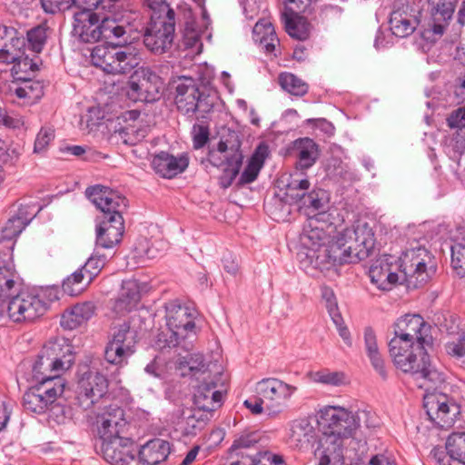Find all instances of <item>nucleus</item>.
Segmentation results:
<instances>
[{"label": "nucleus", "mask_w": 465, "mask_h": 465, "mask_svg": "<svg viewBox=\"0 0 465 465\" xmlns=\"http://www.w3.org/2000/svg\"><path fill=\"white\" fill-rule=\"evenodd\" d=\"M425 258H429V253L421 247L407 251L401 264L396 262L393 256L385 254L372 262L369 269V276L371 282L380 290H391L399 281L396 271L401 268L405 281L411 282L414 279L416 284H422L427 282L434 272L432 267H427Z\"/></svg>", "instance_id": "nucleus-1"}, {"label": "nucleus", "mask_w": 465, "mask_h": 465, "mask_svg": "<svg viewBox=\"0 0 465 465\" xmlns=\"http://www.w3.org/2000/svg\"><path fill=\"white\" fill-rule=\"evenodd\" d=\"M32 209L29 205L21 206L0 229V306L20 290V276L15 270L13 251L16 237L35 216Z\"/></svg>", "instance_id": "nucleus-2"}, {"label": "nucleus", "mask_w": 465, "mask_h": 465, "mask_svg": "<svg viewBox=\"0 0 465 465\" xmlns=\"http://www.w3.org/2000/svg\"><path fill=\"white\" fill-rule=\"evenodd\" d=\"M87 198L104 213V220L96 229V245L111 249L120 243L124 232L123 212L127 200L118 192L96 184L85 190Z\"/></svg>", "instance_id": "nucleus-3"}, {"label": "nucleus", "mask_w": 465, "mask_h": 465, "mask_svg": "<svg viewBox=\"0 0 465 465\" xmlns=\"http://www.w3.org/2000/svg\"><path fill=\"white\" fill-rule=\"evenodd\" d=\"M389 342V352L397 369L420 380V387L427 390L439 387L446 381L445 372L431 364L427 349L432 344L412 343L411 345Z\"/></svg>", "instance_id": "nucleus-4"}, {"label": "nucleus", "mask_w": 465, "mask_h": 465, "mask_svg": "<svg viewBox=\"0 0 465 465\" xmlns=\"http://www.w3.org/2000/svg\"><path fill=\"white\" fill-rule=\"evenodd\" d=\"M115 38L108 39L105 45L95 46L91 53V62L107 74H128L141 64V53L129 44L127 34Z\"/></svg>", "instance_id": "nucleus-5"}, {"label": "nucleus", "mask_w": 465, "mask_h": 465, "mask_svg": "<svg viewBox=\"0 0 465 465\" xmlns=\"http://www.w3.org/2000/svg\"><path fill=\"white\" fill-rule=\"evenodd\" d=\"M74 15L73 35L80 42L93 44L100 40L116 39L126 35V28L115 18L103 19L93 11L94 7H84Z\"/></svg>", "instance_id": "nucleus-6"}, {"label": "nucleus", "mask_w": 465, "mask_h": 465, "mask_svg": "<svg viewBox=\"0 0 465 465\" xmlns=\"http://www.w3.org/2000/svg\"><path fill=\"white\" fill-rule=\"evenodd\" d=\"M165 312L169 330V335L165 338L166 345L170 348L181 347L185 351H190L196 338L193 312L177 301L167 302Z\"/></svg>", "instance_id": "nucleus-7"}, {"label": "nucleus", "mask_w": 465, "mask_h": 465, "mask_svg": "<svg viewBox=\"0 0 465 465\" xmlns=\"http://www.w3.org/2000/svg\"><path fill=\"white\" fill-rule=\"evenodd\" d=\"M175 84L174 104L178 112L188 117L205 118L213 108V99L201 90L192 77H180Z\"/></svg>", "instance_id": "nucleus-8"}, {"label": "nucleus", "mask_w": 465, "mask_h": 465, "mask_svg": "<svg viewBox=\"0 0 465 465\" xmlns=\"http://www.w3.org/2000/svg\"><path fill=\"white\" fill-rule=\"evenodd\" d=\"M360 413L354 414L339 406H326L319 412L318 424L325 436L340 440L352 437L360 427Z\"/></svg>", "instance_id": "nucleus-9"}, {"label": "nucleus", "mask_w": 465, "mask_h": 465, "mask_svg": "<svg viewBox=\"0 0 465 465\" xmlns=\"http://www.w3.org/2000/svg\"><path fill=\"white\" fill-rule=\"evenodd\" d=\"M74 361L71 349L65 351L60 344L50 343L41 350L36 360L32 364V381H43L48 376L68 370Z\"/></svg>", "instance_id": "nucleus-10"}, {"label": "nucleus", "mask_w": 465, "mask_h": 465, "mask_svg": "<svg viewBox=\"0 0 465 465\" xmlns=\"http://www.w3.org/2000/svg\"><path fill=\"white\" fill-rule=\"evenodd\" d=\"M241 143L238 140H221L216 151L209 153L210 163L217 167L223 166V173L220 177V184L223 188L229 187L239 174L243 156L240 150Z\"/></svg>", "instance_id": "nucleus-11"}, {"label": "nucleus", "mask_w": 465, "mask_h": 465, "mask_svg": "<svg viewBox=\"0 0 465 465\" xmlns=\"http://www.w3.org/2000/svg\"><path fill=\"white\" fill-rule=\"evenodd\" d=\"M175 31V14L151 15L143 43L154 54H163L173 45Z\"/></svg>", "instance_id": "nucleus-12"}, {"label": "nucleus", "mask_w": 465, "mask_h": 465, "mask_svg": "<svg viewBox=\"0 0 465 465\" xmlns=\"http://www.w3.org/2000/svg\"><path fill=\"white\" fill-rule=\"evenodd\" d=\"M10 319L15 322H33L48 310V302L35 291L19 290L6 303Z\"/></svg>", "instance_id": "nucleus-13"}, {"label": "nucleus", "mask_w": 465, "mask_h": 465, "mask_svg": "<svg viewBox=\"0 0 465 465\" xmlns=\"http://www.w3.org/2000/svg\"><path fill=\"white\" fill-rule=\"evenodd\" d=\"M394 337L390 341H399L398 344L411 345L412 343L432 344L430 325L419 314H406L393 325Z\"/></svg>", "instance_id": "nucleus-14"}, {"label": "nucleus", "mask_w": 465, "mask_h": 465, "mask_svg": "<svg viewBox=\"0 0 465 465\" xmlns=\"http://www.w3.org/2000/svg\"><path fill=\"white\" fill-rule=\"evenodd\" d=\"M137 331L131 328L129 322L114 326L112 339L104 350L105 360L114 365H122L135 351Z\"/></svg>", "instance_id": "nucleus-15"}, {"label": "nucleus", "mask_w": 465, "mask_h": 465, "mask_svg": "<svg viewBox=\"0 0 465 465\" xmlns=\"http://www.w3.org/2000/svg\"><path fill=\"white\" fill-rule=\"evenodd\" d=\"M295 387L275 378L262 379L256 384V391L266 404V415L278 417L284 410L285 401L292 396Z\"/></svg>", "instance_id": "nucleus-16"}, {"label": "nucleus", "mask_w": 465, "mask_h": 465, "mask_svg": "<svg viewBox=\"0 0 465 465\" xmlns=\"http://www.w3.org/2000/svg\"><path fill=\"white\" fill-rule=\"evenodd\" d=\"M130 423L124 410L117 405L105 407L95 419V430L102 442L128 436Z\"/></svg>", "instance_id": "nucleus-17"}, {"label": "nucleus", "mask_w": 465, "mask_h": 465, "mask_svg": "<svg viewBox=\"0 0 465 465\" xmlns=\"http://www.w3.org/2000/svg\"><path fill=\"white\" fill-rule=\"evenodd\" d=\"M108 391L106 377L98 371L84 372L78 381L75 404L84 411L92 409Z\"/></svg>", "instance_id": "nucleus-18"}, {"label": "nucleus", "mask_w": 465, "mask_h": 465, "mask_svg": "<svg viewBox=\"0 0 465 465\" xmlns=\"http://www.w3.org/2000/svg\"><path fill=\"white\" fill-rule=\"evenodd\" d=\"M426 391L430 390L426 389ZM423 407L430 420L440 428L451 426L455 416L459 413V407L454 401L447 394L436 391L424 395Z\"/></svg>", "instance_id": "nucleus-19"}, {"label": "nucleus", "mask_w": 465, "mask_h": 465, "mask_svg": "<svg viewBox=\"0 0 465 465\" xmlns=\"http://www.w3.org/2000/svg\"><path fill=\"white\" fill-rule=\"evenodd\" d=\"M348 246L358 262L368 258L375 245L374 232L367 223H358L342 231Z\"/></svg>", "instance_id": "nucleus-20"}, {"label": "nucleus", "mask_w": 465, "mask_h": 465, "mask_svg": "<svg viewBox=\"0 0 465 465\" xmlns=\"http://www.w3.org/2000/svg\"><path fill=\"white\" fill-rule=\"evenodd\" d=\"M419 14L420 12L409 3L395 5L389 19L392 35L400 38L411 35L420 24Z\"/></svg>", "instance_id": "nucleus-21"}, {"label": "nucleus", "mask_w": 465, "mask_h": 465, "mask_svg": "<svg viewBox=\"0 0 465 465\" xmlns=\"http://www.w3.org/2000/svg\"><path fill=\"white\" fill-rule=\"evenodd\" d=\"M138 82L131 81L129 95L135 100L153 103L160 99L163 88L161 77L149 67L141 68Z\"/></svg>", "instance_id": "nucleus-22"}, {"label": "nucleus", "mask_w": 465, "mask_h": 465, "mask_svg": "<svg viewBox=\"0 0 465 465\" xmlns=\"http://www.w3.org/2000/svg\"><path fill=\"white\" fill-rule=\"evenodd\" d=\"M104 459L113 465H128L137 454V447L131 437L125 436L101 444Z\"/></svg>", "instance_id": "nucleus-23"}, {"label": "nucleus", "mask_w": 465, "mask_h": 465, "mask_svg": "<svg viewBox=\"0 0 465 465\" xmlns=\"http://www.w3.org/2000/svg\"><path fill=\"white\" fill-rule=\"evenodd\" d=\"M322 215V213L310 216L303 225L300 237L302 245L315 253H321L326 243L329 242V233L326 232L323 224H320Z\"/></svg>", "instance_id": "nucleus-24"}, {"label": "nucleus", "mask_w": 465, "mask_h": 465, "mask_svg": "<svg viewBox=\"0 0 465 465\" xmlns=\"http://www.w3.org/2000/svg\"><path fill=\"white\" fill-rule=\"evenodd\" d=\"M351 249V246H348L343 232H341L334 241L326 243L321 253L316 254V259L322 258L332 265L358 262Z\"/></svg>", "instance_id": "nucleus-25"}, {"label": "nucleus", "mask_w": 465, "mask_h": 465, "mask_svg": "<svg viewBox=\"0 0 465 465\" xmlns=\"http://www.w3.org/2000/svg\"><path fill=\"white\" fill-rule=\"evenodd\" d=\"M189 164V158L185 154L173 156L166 152H160L152 161V167L156 173L163 178L171 179L183 173Z\"/></svg>", "instance_id": "nucleus-26"}, {"label": "nucleus", "mask_w": 465, "mask_h": 465, "mask_svg": "<svg viewBox=\"0 0 465 465\" xmlns=\"http://www.w3.org/2000/svg\"><path fill=\"white\" fill-rule=\"evenodd\" d=\"M222 391L216 389V383L211 380L196 387L193 402L199 411L211 412L222 405Z\"/></svg>", "instance_id": "nucleus-27"}, {"label": "nucleus", "mask_w": 465, "mask_h": 465, "mask_svg": "<svg viewBox=\"0 0 465 465\" xmlns=\"http://www.w3.org/2000/svg\"><path fill=\"white\" fill-rule=\"evenodd\" d=\"M119 0H41V5L45 13L55 14L64 12L74 6L94 7L101 6L104 10L112 11L114 5Z\"/></svg>", "instance_id": "nucleus-28"}, {"label": "nucleus", "mask_w": 465, "mask_h": 465, "mask_svg": "<svg viewBox=\"0 0 465 465\" xmlns=\"http://www.w3.org/2000/svg\"><path fill=\"white\" fill-rule=\"evenodd\" d=\"M171 451L169 441L155 438L147 441L137 453L141 462L146 465H157L164 461Z\"/></svg>", "instance_id": "nucleus-29"}, {"label": "nucleus", "mask_w": 465, "mask_h": 465, "mask_svg": "<svg viewBox=\"0 0 465 465\" xmlns=\"http://www.w3.org/2000/svg\"><path fill=\"white\" fill-rule=\"evenodd\" d=\"M94 312L95 306L92 302L76 303L62 314L60 324L65 330H74L89 321Z\"/></svg>", "instance_id": "nucleus-30"}, {"label": "nucleus", "mask_w": 465, "mask_h": 465, "mask_svg": "<svg viewBox=\"0 0 465 465\" xmlns=\"http://www.w3.org/2000/svg\"><path fill=\"white\" fill-rule=\"evenodd\" d=\"M292 153L297 159V168L306 170L311 168L319 158V146L311 138H299L293 142Z\"/></svg>", "instance_id": "nucleus-31"}, {"label": "nucleus", "mask_w": 465, "mask_h": 465, "mask_svg": "<svg viewBox=\"0 0 465 465\" xmlns=\"http://www.w3.org/2000/svg\"><path fill=\"white\" fill-rule=\"evenodd\" d=\"M252 37L266 54L277 56L276 49L280 45V40L272 23L267 20L258 21L253 26Z\"/></svg>", "instance_id": "nucleus-32"}, {"label": "nucleus", "mask_w": 465, "mask_h": 465, "mask_svg": "<svg viewBox=\"0 0 465 465\" xmlns=\"http://www.w3.org/2000/svg\"><path fill=\"white\" fill-rule=\"evenodd\" d=\"M454 12V5L447 0H439L436 5L431 8L430 19L428 23L429 29L433 35L441 36L444 34L449 21Z\"/></svg>", "instance_id": "nucleus-33"}, {"label": "nucleus", "mask_w": 465, "mask_h": 465, "mask_svg": "<svg viewBox=\"0 0 465 465\" xmlns=\"http://www.w3.org/2000/svg\"><path fill=\"white\" fill-rule=\"evenodd\" d=\"M141 294L135 280L123 281L119 295L114 302V310L117 313H124L134 308L140 301Z\"/></svg>", "instance_id": "nucleus-34"}, {"label": "nucleus", "mask_w": 465, "mask_h": 465, "mask_svg": "<svg viewBox=\"0 0 465 465\" xmlns=\"http://www.w3.org/2000/svg\"><path fill=\"white\" fill-rule=\"evenodd\" d=\"M447 124L457 130L452 138V147L457 153H462L465 151V105L449 114Z\"/></svg>", "instance_id": "nucleus-35"}, {"label": "nucleus", "mask_w": 465, "mask_h": 465, "mask_svg": "<svg viewBox=\"0 0 465 465\" xmlns=\"http://www.w3.org/2000/svg\"><path fill=\"white\" fill-rule=\"evenodd\" d=\"M281 16L285 31L291 37L300 41L309 37V24L300 14L282 13Z\"/></svg>", "instance_id": "nucleus-36"}, {"label": "nucleus", "mask_w": 465, "mask_h": 465, "mask_svg": "<svg viewBox=\"0 0 465 465\" xmlns=\"http://www.w3.org/2000/svg\"><path fill=\"white\" fill-rule=\"evenodd\" d=\"M9 91L18 98L35 101L44 95V84L39 81H33L29 76V80L13 81L9 85Z\"/></svg>", "instance_id": "nucleus-37"}, {"label": "nucleus", "mask_w": 465, "mask_h": 465, "mask_svg": "<svg viewBox=\"0 0 465 465\" xmlns=\"http://www.w3.org/2000/svg\"><path fill=\"white\" fill-rule=\"evenodd\" d=\"M450 250L451 266L459 276L463 277L465 275V228H458Z\"/></svg>", "instance_id": "nucleus-38"}, {"label": "nucleus", "mask_w": 465, "mask_h": 465, "mask_svg": "<svg viewBox=\"0 0 465 465\" xmlns=\"http://www.w3.org/2000/svg\"><path fill=\"white\" fill-rule=\"evenodd\" d=\"M41 391L35 383L23 397V405L25 410L35 413H44L53 406V403Z\"/></svg>", "instance_id": "nucleus-39"}, {"label": "nucleus", "mask_w": 465, "mask_h": 465, "mask_svg": "<svg viewBox=\"0 0 465 465\" xmlns=\"http://www.w3.org/2000/svg\"><path fill=\"white\" fill-rule=\"evenodd\" d=\"M35 383L41 389L40 392L44 393L53 404H55L58 398L63 395L66 386L65 380L60 376V373L48 376Z\"/></svg>", "instance_id": "nucleus-40"}, {"label": "nucleus", "mask_w": 465, "mask_h": 465, "mask_svg": "<svg viewBox=\"0 0 465 465\" xmlns=\"http://www.w3.org/2000/svg\"><path fill=\"white\" fill-rule=\"evenodd\" d=\"M278 82L284 91L294 96L302 97L309 91V85L306 82L289 72L281 73Z\"/></svg>", "instance_id": "nucleus-41"}, {"label": "nucleus", "mask_w": 465, "mask_h": 465, "mask_svg": "<svg viewBox=\"0 0 465 465\" xmlns=\"http://www.w3.org/2000/svg\"><path fill=\"white\" fill-rule=\"evenodd\" d=\"M25 45L24 38L12 37L8 43L0 46V62L14 64L22 57V54H25Z\"/></svg>", "instance_id": "nucleus-42"}, {"label": "nucleus", "mask_w": 465, "mask_h": 465, "mask_svg": "<svg viewBox=\"0 0 465 465\" xmlns=\"http://www.w3.org/2000/svg\"><path fill=\"white\" fill-rule=\"evenodd\" d=\"M147 134L146 128L137 127L133 124H126L116 129L113 134L114 138L127 145H135Z\"/></svg>", "instance_id": "nucleus-43"}, {"label": "nucleus", "mask_w": 465, "mask_h": 465, "mask_svg": "<svg viewBox=\"0 0 465 465\" xmlns=\"http://www.w3.org/2000/svg\"><path fill=\"white\" fill-rule=\"evenodd\" d=\"M90 283L87 282L86 276L83 273V271L78 269L64 280L62 289L67 295L76 296L82 293Z\"/></svg>", "instance_id": "nucleus-44"}, {"label": "nucleus", "mask_w": 465, "mask_h": 465, "mask_svg": "<svg viewBox=\"0 0 465 465\" xmlns=\"http://www.w3.org/2000/svg\"><path fill=\"white\" fill-rule=\"evenodd\" d=\"M178 369L183 376L196 375L198 372L204 373V360L202 354H188L181 357L177 361Z\"/></svg>", "instance_id": "nucleus-45"}, {"label": "nucleus", "mask_w": 465, "mask_h": 465, "mask_svg": "<svg viewBox=\"0 0 465 465\" xmlns=\"http://www.w3.org/2000/svg\"><path fill=\"white\" fill-rule=\"evenodd\" d=\"M446 450L452 460L465 465V432L452 433L449 436Z\"/></svg>", "instance_id": "nucleus-46"}, {"label": "nucleus", "mask_w": 465, "mask_h": 465, "mask_svg": "<svg viewBox=\"0 0 465 465\" xmlns=\"http://www.w3.org/2000/svg\"><path fill=\"white\" fill-rule=\"evenodd\" d=\"M38 69L37 64L27 55L22 54L18 60L14 63L12 75L16 80H29V76Z\"/></svg>", "instance_id": "nucleus-47"}, {"label": "nucleus", "mask_w": 465, "mask_h": 465, "mask_svg": "<svg viewBox=\"0 0 465 465\" xmlns=\"http://www.w3.org/2000/svg\"><path fill=\"white\" fill-rule=\"evenodd\" d=\"M105 262V255L94 253L79 269L85 274L87 282H92L104 268Z\"/></svg>", "instance_id": "nucleus-48"}, {"label": "nucleus", "mask_w": 465, "mask_h": 465, "mask_svg": "<svg viewBox=\"0 0 465 465\" xmlns=\"http://www.w3.org/2000/svg\"><path fill=\"white\" fill-rule=\"evenodd\" d=\"M313 381L326 385L340 386L345 383V374L342 371H331L327 369L312 374Z\"/></svg>", "instance_id": "nucleus-49"}, {"label": "nucleus", "mask_w": 465, "mask_h": 465, "mask_svg": "<svg viewBox=\"0 0 465 465\" xmlns=\"http://www.w3.org/2000/svg\"><path fill=\"white\" fill-rule=\"evenodd\" d=\"M258 442L255 433H244L238 436L229 448V453L232 456H240L242 450L253 447Z\"/></svg>", "instance_id": "nucleus-50"}, {"label": "nucleus", "mask_w": 465, "mask_h": 465, "mask_svg": "<svg viewBox=\"0 0 465 465\" xmlns=\"http://www.w3.org/2000/svg\"><path fill=\"white\" fill-rule=\"evenodd\" d=\"M206 418L203 413L194 411L192 415L185 418L183 433L186 436H194L200 432L206 425Z\"/></svg>", "instance_id": "nucleus-51"}, {"label": "nucleus", "mask_w": 465, "mask_h": 465, "mask_svg": "<svg viewBox=\"0 0 465 465\" xmlns=\"http://www.w3.org/2000/svg\"><path fill=\"white\" fill-rule=\"evenodd\" d=\"M322 297L325 302V306L334 323L341 322V315L339 312L337 300L332 289L327 286L322 288Z\"/></svg>", "instance_id": "nucleus-52"}, {"label": "nucleus", "mask_w": 465, "mask_h": 465, "mask_svg": "<svg viewBox=\"0 0 465 465\" xmlns=\"http://www.w3.org/2000/svg\"><path fill=\"white\" fill-rule=\"evenodd\" d=\"M46 28L43 25L34 27L27 33V40L33 51H42L46 41Z\"/></svg>", "instance_id": "nucleus-53"}, {"label": "nucleus", "mask_w": 465, "mask_h": 465, "mask_svg": "<svg viewBox=\"0 0 465 465\" xmlns=\"http://www.w3.org/2000/svg\"><path fill=\"white\" fill-rule=\"evenodd\" d=\"M299 207L312 209L313 212H318L316 214L322 213V217L325 216V203L318 192L312 191L306 193Z\"/></svg>", "instance_id": "nucleus-54"}, {"label": "nucleus", "mask_w": 465, "mask_h": 465, "mask_svg": "<svg viewBox=\"0 0 465 465\" xmlns=\"http://www.w3.org/2000/svg\"><path fill=\"white\" fill-rule=\"evenodd\" d=\"M311 430L312 427L307 420H295L291 426L290 438L297 442H302L304 440H308Z\"/></svg>", "instance_id": "nucleus-55"}, {"label": "nucleus", "mask_w": 465, "mask_h": 465, "mask_svg": "<svg viewBox=\"0 0 465 465\" xmlns=\"http://www.w3.org/2000/svg\"><path fill=\"white\" fill-rule=\"evenodd\" d=\"M54 138V130L52 127H42L35 141L34 153H40L44 152Z\"/></svg>", "instance_id": "nucleus-56"}, {"label": "nucleus", "mask_w": 465, "mask_h": 465, "mask_svg": "<svg viewBox=\"0 0 465 465\" xmlns=\"http://www.w3.org/2000/svg\"><path fill=\"white\" fill-rule=\"evenodd\" d=\"M448 355L460 360L465 356V333H461L456 339L448 341L445 345Z\"/></svg>", "instance_id": "nucleus-57"}, {"label": "nucleus", "mask_w": 465, "mask_h": 465, "mask_svg": "<svg viewBox=\"0 0 465 465\" xmlns=\"http://www.w3.org/2000/svg\"><path fill=\"white\" fill-rule=\"evenodd\" d=\"M252 465H287L283 457L272 451L259 452L252 460Z\"/></svg>", "instance_id": "nucleus-58"}, {"label": "nucleus", "mask_w": 465, "mask_h": 465, "mask_svg": "<svg viewBox=\"0 0 465 465\" xmlns=\"http://www.w3.org/2000/svg\"><path fill=\"white\" fill-rule=\"evenodd\" d=\"M193 143L194 149L203 148L209 141V128L203 124H193L192 129Z\"/></svg>", "instance_id": "nucleus-59"}, {"label": "nucleus", "mask_w": 465, "mask_h": 465, "mask_svg": "<svg viewBox=\"0 0 465 465\" xmlns=\"http://www.w3.org/2000/svg\"><path fill=\"white\" fill-rule=\"evenodd\" d=\"M183 39L185 47H194L200 42V33L196 28L194 22H186L183 33Z\"/></svg>", "instance_id": "nucleus-60"}, {"label": "nucleus", "mask_w": 465, "mask_h": 465, "mask_svg": "<svg viewBox=\"0 0 465 465\" xmlns=\"http://www.w3.org/2000/svg\"><path fill=\"white\" fill-rule=\"evenodd\" d=\"M143 5L151 10V15L158 13V15L171 14L175 12L170 7L167 0H142Z\"/></svg>", "instance_id": "nucleus-61"}, {"label": "nucleus", "mask_w": 465, "mask_h": 465, "mask_svg": "<svg viewBox=\"0 0 465 465\" xmlns=\"http://www.w3.org/2000/svg\"><path fill=\"white\" fill-rule=\"evenodd\" d=\"M262 163L256 161H249L240 177L241 183H251L254 182L262 169Z\"/></svg>", "instance_id": "nucleus-62"}, {"label": "nucleus", "mask_w": 465, "mask_h": 465, "mask_svg": "<svg viewBox=\"0 0 465 465\" xmlns=\"http://www.w3.org/2000/svg\"><path fill=\"white\" fill-rule=\"evenodd\" d=\"M50 411V419L57 424H64L70 419L71 410L60 404H53Z\"/></svg>", "instance_id": "nucleus-63"}, {"label": "nucleus", "mask_w": 465, "mask_h": 465, "mask_svg": "<svg viewBox=\"0 0 465 465\" xmlns=\"http://www.w3.org/2000/svg\"><path fill=\"white\" fill-rule=\"evenodd\" d=\"M20 153L15 147H9L3 140V145H0V162L3 163L15 164L19 159Z\"/></svg>", "instance_id": "nucleus-64"}]
</instances>
